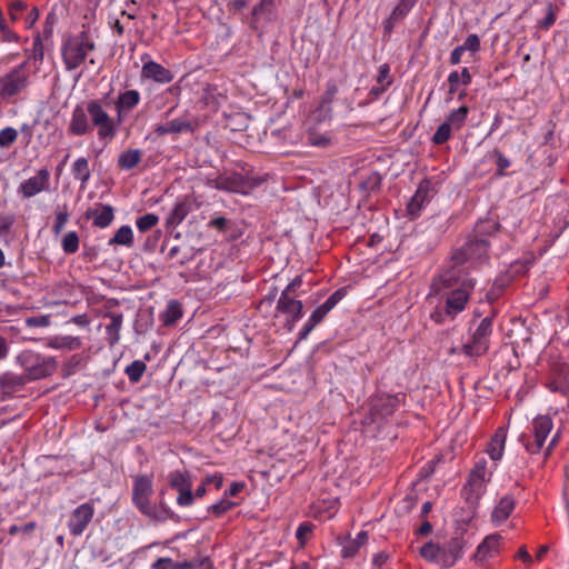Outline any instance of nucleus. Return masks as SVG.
<instances>
[{
    "mask_svg": "<svg viewBox=\"0 0 569 569\" xmlns=\"http://www.w3.org/2000/svg\"><path fill=\"white\" fill-rule=\"evenodd\" d=\"M141 77L162 84L169 83L173 80V73L169 69L152 60L143 63Z\"/></svg>",
    "mask_w": 569,
    "mask_h": 569,
    "instance_id": "nucleus-19",
    "label": "nucleus"
},
{
    "mask_svg": "<svg viewBox=\"0 0 569 569\" xmlns=\"http://www.w3.org/2000/svg\"><path fill=\"white\" fill-rule=\"evenodd\" d=\"M461 48H463V51H470L471 53H475L480 50V39L477 34L472 33L467 37L463 44H461Z\"/></svg>",
    "mask_w": 569,
    "mask_h": 569,
    "instance_id": "nucleus-55",
    "label": "nucleus"
},
{
    "mask_svg": "<svg viewBox=\"0 0 569 569\" xmlns=\"http://www.w3.org/2000/svg\"><path fill=\"white\" fill-rule=\"evenodd\" d=\"M506 439L507 431L503 428H498L487 447V453L491 460L499 461L502 458Z\"/></svg>",
    "mask_w": 569,
    "mask_h": 569,
    "instance_id": "nucleus-27",
    "label": "nucleus"
},
{
    "mask_svg": "<svg viewBox=\"0 0 569 569\" xmlns=\"http://www.w3.org/2000/svg\"><path fill=\"white\" fill-rule=\"evenodd\" d=\"M71 173L76 180L80 181L81 189H84L91 177L88 160L84 157L76 159L71 166Z\"/></svg>",
    "mask_w": 569,
    "mask_h": 569,
    "instance_id": "nucleus-32",
    "label": "nucleus"
},
{
    "mask_svg": "<svg viewBox=\"0 0 569 569\" xmlns=\"http://www.w3.org/2000/svg\"><path fill=\"white\" fill-rule=\"evenodd\" d=\"M94 515V507L91 502H83L78 506L70 515L68 529L74 537L81 536L91 522Z\"/></svg>",
    "mask_w": 569,
    "mask_h": 569,
    "instance_id": "nucleus-14",
    "label": "nucleus"
},
{
    "mask_svg": "<svg viewBox=\"0 0 569 569\" xmlns=\"http://www.w3.org/2000/svg\"><path fill=\"white\" fill-rule=\"evenodd\" d=\"M110 323L106 327L107 339L110 346H114L120 340V330L123 322L122 313H109Z\"/></svg>",
    "mask_w": 569,
    "mask_h": 569,
    "instance_id": "nucleus-34",
    "label": "nucleus"
},
{
    "mask_svg": "<svg viewBox=\"0 0 569 569\" xmlns=\"http://www.w3.org/2000/svg\"><path fill=\"white\" fill-rule=\"evenodd\" d=\"M192 201L189 197L179 198L166 218L168 229L177 228L190 213Z\"/></svg>",
    "mask_w": 569,
    "mask_h": 569,
    "instance_id": "nucleus-17",
    "label": "nucleus"
},
{
    "mask_svg": "<svg viewBox=\"0 0 569 569\" xmlns=\"http://www.w3.org/2000/svg\"><path fill=\"white\" fill-rule=\"evenodd\" d=\"M87 109L76 106L71 113L68 131L73 136H83L91 131Z\"/></svg>",
    "mask_w": 569,
    "mask_h": 569,
    "instance_id": "nucleus-21",
    "label": "nucleus"
},
{
    "mask_svg": "<svg viewBox=\"0 0 569 569\" xmlns=\"http://www.w3.org/2000/svg\"><path fill=\"white\" fill-rule=\"evenodd\" d=\"M168 483L171 489L177 492L180 490H184L189 487H192V480L188 472H182L179 470L171 471L168 475Z\"/></svg>",
    "mask_w": 569,
    "mask_h": 569,
    "instance_id": "nucleus-35",
    "label": "nucleus"
},
{
    "mask_svg": "<svg viewBox=\"0 0 569 569\" xmlns=\"http://www.w3.org/2000/svg\"><path fill=\"white\" fill-rule=\"evenodd\" d=\"M109 246H126L131 247L133 244V232L130 226L120 227L114 236L109 240Z\"/></svg>",
    "mask_w": 569,
    "mask_h": 569,
    "instance_id": "nucleus-38",
    "label": "nucleus"
},
{
    "mask_svg": "<svg viewBox=\"0 0 569 569\" xmlns=\"http://www.w3.org/2000/svg\"><path fill=\"white\" fill-rule=\"evenodd\" d=\"M417 0H399L398 4L393 8L392 16L393 20L401 21L413 8Z\"/></svg>",
    "mask_w": 569,
    "mask_h": 569,
    "instance_id": "nucleus-44",
    "label": "nucleus"
},
{
    "mask_svg": "<svg viewBox=\"0 0 569 569\" xmlns=\"http://www.w3.org/2000/svg\"><path fill=\"white\" fill-rule=\"evenodd\" d=\"M147 366L141 360H134L127 366L124 372L131 382H138L143 376Z\"/></svg>",
    "mask_w": 569,
    "mask_h": 569,
    "instance_id": "nucleus-43",
    "label": "nucleus"
},
{
    "mask_svg": "<svg viewBox=\"0 0 569 569\" xmlns=\"http://www.w3.org/2000/svg\"><path fill=\"white\" fill-rule=\"evenodd\" d=\"M343 297L345 290L338 289L322 303V306L330 312Z\"/></svg>",
    "mask_w": 569,
    "mask_h": 569,
    "instance_id": "nucleus-57",
    "label": "nucleus"
},
{
    "mask_svg": "<svg viewBox=\"0 0 569 569\" xmlns=\"http://www.w3.org/2000/svg\"><path fill=\"white\" fill-rule=\"evenodd\" d=\"M30 78L29 61H23L0 79V96L2 98H12L19 94L28 88Z\"/></svg>",
    "mask_w": 569,
    "mask_h": 569,
    "instance_id": "nucleus-9",
    "label": "nucleus"
},
{
    "mask_svg": "<svg viewBox=\"0 0 569 569\" xmlns=\"http://www.w3.org/2000/svg\"><path fill=\"white\" fill-rule=\"evenodd\" d=\"M161 563H167L170 566L169 569H193V565L189 561L174 562L170 558H159L154 563V568H159Z\"/></svg>",
    "mask_w": 569,
    "mask_h": 569,
    "instance_id": "nucleus-52",
    "label": "nucleus"
},
{
    "mask_svg": "<svg viewBox=\"0 0 569 569\" xmlns=\"http://www.w3.org/2000/svg\"><path fill=\"white\" fill-rule=\"evenodd\" d=\"M159 222V217L154 213H147L137 219L136 226L140 232H147Z\"/></svg>",
    "mask_w": 569,
    "mask_h": 569,
    "instance_id": "nucleus-47",
    "label": "nucleus"
},
{
    "mask_svg": "<svg viewBox=\"0 0 569 569\" xmlns=\"http://www.w3.org/2000/svg\"><path fill=\"white\" fill-rule=\"evenodd\" d=\"M50 172L43 168L38 173L20 183L18 192L26 199L32 198L48 189Z\"/></svg>",
    "mask_w": 569,
    "mask_h": 569,
    "instance_id": "nucleus-15",
    "label": "nucleus"
},
{
    "mask_svg": "<svg viewBox=\"0 0 569 569\" xmlns=\"http://www.w3.org/2000/svg\"><path fill=\"white\" fill-rule=\"evenodd\" d=\"M28 8L27 3L22 0L13 1L9 7V14L11 21L16 22L19 20V13L24 11Z\"/></svg>",
    "mask_w": 569,
    "mask_h": 569,
    "instance_id": "nucleus-56",
    "label": "nucleus"
},
{
    "mask_svg": "<svg viewBox=\"0 0 569 569\" xmlns=\"http://www.w3.org/2000/svg\"><path fill=\"white\" fill-rule=\"evenodd\" d=\"M87 112L90 117L92 126L98 129V138L100 141H111L118 131V123L104 110L99 100H90L87 103Z\"/></svg>",
    "mask_w": 569,
    "mask_h": 569,
    "instance_id": "nucleus-10",
    "label": "nucleus"
},
{
    "mask_svg": "<svg viewBox=\"0 0 569 569\" xmlns=\"http://www.w3.org/2000/svg\"><path fill=\"white\" fill-rule=\"evenodd\" d=\"M142 159L140 149H127L118 156L117 166L119 169L128 171L136 168Z\"/></svg>",
    "mask_w": 569,
    "mask_h": 569,
    "instance_id": "nucleus-31",
    "label": "nucleus"
},
{
    "mask_svg": "<svg viewBox=\"0 0 569 569\" xmlns=\"http://www.w3.org/2000/svg\"><path fill=\"white\" fill-rule=\"evenodd\" d=\"M213 187L227 192L248 193V182L240 174L219 177L214 180Z\"/></svg>",
    "mask_w": 569,
    "mask_h": 569,
    "instance_id": "nucleus-22",
    "label": "nucleus"
},
{
    "mask_svg": "<svg viewBox=\"0 0 569 569\" xmlns=\"http://www.w3.org/2000/svg\"><path fill=\"white\" fill-rule=\"evenodd\" d=\"M420 556L429 562H435V563H438L439 566H441V558H442L441 547L437 543H433L432 541L425 543L420 548Z\"/></svg>",
    "mask_w": 569,
    "mask_h": 569,
    "instance_id": "nucleus-39",
    "label": "nucleus"
},
{
    "mask_svg": "<svg viewBox=\"0 0 569 569\" xmlns=\"http://www.w3.org/2000/svg\"><path fill=\"white\" fill-rule=\"evenodd\" d=\"M313 530V525L311 522L305 521L301 522L296 531V537L299 540L300 545L303 546L309 540Z\"/></svg>",
    "mask_w": 569,
    "mask_h": 569,
    "instance_id": "nucleus-50",
    "label": "nucleus"
},
{
    "mask_svg": "<svg viewBox=\"0 0 569 569\" xmlns=\"http://www.w3.org/2000/svg\"><path fill=\"white\" fill-rule=\"evenodd\" d=\"M555 381L550 383L551 390L569 393V365L565 362L555 363L552 368Z\"/></svg>",
    "mask_w": 569,
    "mask_h": 569,
    "instance_id": "nucleus-25",
    "label": "nucleus"
},
{
    "mask_svg": "<svg viewBox=\"0 0 569 569\" xmlns=\"http://www.w3.org/2000/svg\"><path fill=\"white\" fill-rule=\"evenodd\" d=\"M140 102L138 90H127L118 96L116 101L117 122L121 123L124 117L134 109Z\"/></svg>",
    "mask_w": 569,
    "mask_h": 569,
    "instance_id": "nucleus-18",
    "label": "nucleus"
},
{
    "mask_svg": "<svg viewBox=\"0 0 569 569\" xmlns=\"http://www.w3.org/2000/svg\"><path fill=\"white\" fill-rule=\"evenodd\" d=\"M343 297L345 290L338 289L322 303V306L330 312Z\"/></svg>",
    "mask_w": 569,
    "mask_h": 569,
    "instance_id": "nucleus-58",
    "label": "nucleus"
},
{
    "mask_svg": "<svg viewBox=\"0 0 569 569\" xmlns=\"http://www.w3.org/2000/svg\"><path fill=\"white\" fill-rule=\"evenodd\" d=\"M37 527V523L34 521H30L23 526H17V525H12L10 528H9V533L14 536V535H18L20 532L22 533H30L32 532Z\"/></svg>",
    "mask_w": 569,
    "mask_h": 569,
    "instance_id": "nucleus-60",
    "label": "nucleus"
},
{
    "mask_svg": "<svg viewBox=\"0 0 569 569\" xmlns=\"http://www.w3.org/2000/svg\"><path fill=\"white\" fill-rule=\"evenodd\" d=\"M368 541V532L360 531L355 539L347 541L342 548V557L351 558L355 557L359 549L365 546Z\"/></svg>",
    "mask_w": 569,
    "mask_h": 569,
    "instance_id": "nucleus-37",
    "label": "nucleus"
},
{
    "mask_svg": "<svg viewBox=\"0 0 569 569\" xmlns=\"http://www.w3.org/2000/svg\"><path fill=\"white\" fill-rule=\"evenodd\" d=\"M468 112H469V108L467 106H461L460 108L451 111L448 114L446 122L449 123V126L453 130H459L465 124Z\"/></svg>",
    "mask_w": 569,
    "mask_h": 569,
    "instance_id": "nucleus-41",
    "label": "nucleus"
},
{
    "mask_svg": "<svg viewBox=\"0 0 569 569\" xmlns=\"http://www.w3.org/2000/svg\"><path fill=\"white\" fill-rule=\"evenodd\" d=\"M492 318H483L475 331L471 333L469 341L451 349V353H462L468 358H479L487 353L490 346V337L492 333Z\"/></svg>",
    "mask_w": 569,
    "mask_h": 569,
    "instance_id": "nucleus-5",
    "label": "nucleus"
},
{
    "mask_svg": "<svg viewBox=\"0 0 569 569\" xmlns=\"http://www.w3.org/2000/svg\"><path fill=\"white\" fill-rule=\"evenodd\" d=\"M492 318H483L475 331L471 333L469 341L451 349V353H462L468 358H479L487 353L490 346V337L492 333Z\"/></svg>",
    "mask_w": 569,
    "mask_h": 569,
    "instance_id": "nucleus-3",
    "label": "nucleus"
},
{
    "mask_svg": "<svg viewBox=\"0 0 569 569\" xmlns=\"http://www.w3.org/2000/svg\"><path fill=\"white\" fill-rule=\"evenodd\" d=\"M553 428L552 420L549 416H538L532 421V432L535 440L529 441L525 440V436L521 437L523 445L529 453H538L540 452L543 443Z\"/></svg>",
    "mask_w": 569,
    "mask_h": 569,
    "instance_id": "nucleus-12",
    "label": "nucleus"
},
{
    "mask_svg": "<svg viewBox=\"0 0 569 569\" xmlns=\"http://www.w3.org/2000/svg\"><path fill=\"white\" fill-rule=\"evenodd\" d=\"M18 139V131L12 127L0 130V148H9Z\"/></svg>",
    "mask_w": 569,
    "mask_h": 569,
    "instance_id": "nucleus-48",
    "label": "nucleus"
},
{
    "mask_svg": "<svg viewBox=\"0 0 569 569\" xmlns=\"http://www.w3.org/2000/svg\"><path fill=\"white\" fill-rule=\"evenodd\" d=\"M430 183L428 181H422L416 193L412 196L410 202L408 203V213L411 217H417L423 207L425 202L428 200L429 197V188Z\"/></svg>",
    "mask_w": 569,
    "mask_h": 569,
    "instance_id": "nucleus-28",
    "label": "nucleus"
},
{
    "mask_svg": "<svg viewBox=\"0 0 569 569\" xmlns=\"http://www.w3.org/2000/svg\"><path fill=\"white\" fill-rule=\"evenodd\" d=\"M170 133L192 132V123L183 118H176L168 122Z\"/></svg>",
    "mask_w": 569,
    "mask_h": 569,
    "instance_id": "nucleus-46",
    "label": "nucleus"
},
{
    "mask_svg": "<svg viewBox=\"0 0 569 569\" xmlns=\"http://www.w3.org/2000/svg\"><path fill=\"white\" fill-rule=\"evenodd\" d=\"M234 506V502H231L227 499H222L219 502L210 506L208 510L214 513V516L219 517L224 512L229 511L230 509H232Z\"/></svg>",
    "mask_w": 569,
    "mask_h": 569,
    "instance_id": "nucleus-53",
    "label": "nucleus"
},
{
    "mask_svg": "<svg viewBox=\"0 0 569 569\" xmlns=\"http://www.w3.org/2000/svg\"><path fill=\"white\" fill-rule=\"evenodd\" d=\"M307 142L317 148H328L332 143V133L330 131H320L317 128H310L307 131Z\"/></svg>",
    "mask_w": 569,
    "mask_h": 569,
    "instance_id": "nucleus-33",
    "label": "nucleus"
},
{
    "mask_svg": "<svg viewBox=\"0 0 569 569\" xmlns=\"http://www.w3.org/2000/svg\"><path fill=\"white\" fill-rule=\"evenodd\" d=\"M492 476L491 471L487 469V460L479 459L471 469L465 486L461 489V496L471 506L478 505L480 498L486 492L488 482Z\"/></svg>",
    "mask_w": 569,
    "mask_h": 569,
    "instance_id": "nucleus-2",
    "label": "nucleus"
},
{
    "mask_svg": "<svg viewBox=\"0 0 569 569\" xmlns=\"http://www.w3.org/2000/svg\"><path fill=\"white\" fill-rule=\"evenodd\" d=\"M302 284V277L297 276L286 287V289L281 293H287L288 296H295L297 289Z\"/></svg>",
    "mask_w": 569,
    "mask_h": 569,
    "instance_id": "nucleus-63",
    "label": "nucleus"
},
{
    "mask_svg": "<svg viewBox=\"0 0 569 569\" xmlns=\"http://www.w3.org/2000/svg\"><path fill=\"white\" fill-rule=\"evenodd\" d=\"M328 313L329 311L322 305H320L316 310H313L308 320L318 326Z\"/></svg>",
    "mask_w": 569,
    "mask_h": 569,
    "instance_id": "nucleus-62",
    "label": "nucleus"
},
{
    "mask_svg": "<svg viewBox=\"0 0 569 569\" xmlns=\"http://www.w3.org/2000/svg\"><path fill=\"white\" fill-rule=\"evenodd\" d=\"M391 82L392 79L390 77V67L387 63H383L379 67L377 83L388 88Z\"/></svg>",
    "mask_w": 569,
    "mask_h": 569,
    "instance_id": "nucleus-54",
    "label": "nucleus"
},
{
    "mask_svg": "<svg viewBox=\"0 0 569 569\" xmlns=\"http://www.w3.org/2000/svg\"><path fill=\"white\" fill-rule=\"evenodd\" d=\"M467 542L462 536L451 538L443 547H441L442 558L441 567H452L463 555Z\"/></svg>",
    "mask_w": 569,
    "mask_h": 569,
    "instance_id": "nucleus-16",
    "label": "nucleus"
},
{
    "mask_svg": "<svg viewBox=\"0 0 569 569\" xmlns=\"http://www.w3.org/2000/svg\"><path fill=\"white\" fill-rule=\"evenodd\" d=\"M94 49V43L90 40L86 31L68 39L63 46L62 56L68 70L78 68L87 58L88 53Z\"/></svg>",
    "mask_w": 569,
    "mask_h": 569,
    "instance_id": "nucleus-8",
    "label": "nucleus"
},
{
    "mask_svg": "<svg viewBox=\"0 0 569 569\" xmlns=\"http://www.w3.org/2000/svg\"><path fill=\"white\" fill-rule=\"evenodd\" d=\"M496 157H497V174L502 177V176H505L506 169H508L511 163H510V160L499 151L496 152Z\"/></svg>",
    "mask_w": 569,
    "mask_h": 569,
    "instance_id": "nucleus-61",
    "label": "nucleus"
},
{
    "mask_svg": "<svg viewBox=\"0 0 569 569\" xmlns=\"http://www.w3.org/2000/svg\"><path fill=\"white\" fill-rule=\"evenodd\" d=\"M27 380L26 376L7 371L0 376V389L3 395H11L24 386Z\"/></svg>",
    "mask_w": 569,
    "mask_h": 569,
    "instance_id": "nucleus-30",
    "label": "nucleus"
},
{
    "mask_svg": "<svg viewBox=\"0 0 569 569\" xmlns=\"http://www.w3.org/2000/svg\"><path fill=\"white\" fill-rule=\"evenodd\" d=\"M501 539L502 537L499 533L486 537L478 546L475 558L479 561H483L487 558L493 557L499 550Z\"/></svg>",
    "mask_w": 569,
    "mask_h": 569,
    "instance_id": "nucleus-26",
    "label": "nucleus"
},
{
    "mask_svg": "<svg viewBox=\"0 0 569 569\" xmlns=\"http://www.w3.org/2000/svg\"><path fill=\"white\" fill-rule=\"evenodd\" d=\"M461 81L460 74L458 71H452L448 76V83H449V93L452 94L457 91L458 84Z\"/></svg>",
    "mask_w": 569,
    "mask_h": 569,
    "instance_id": "nucleus-64",
    "label": "nucleus"
},
{
    "mask_svg": "<svg viewBox=\"0 0 569 569\" xmlns=\"http://www.w3.org/2000/svg\"><path fill=\"white\" fill-rule=\"evenodd\" d=\"M70 213L68 210L67 204L57 206L54 211V222L52 226V231L54 234H60L62 230L64 229L68 220H69Z\"/></svg>",
    "mask_w": 569,
    "mask_h": 569,
    "instance_id": "nucleus-42",
    "label": "nucleus"
},
{
    "mask_svg": "<svg viewBox=\"0 0 569 569\" xmlns=\"http://www.w3.org/2000/svg\"><path fill=\"white\" fill-rule=\"evenodd\" d=\"M274 0H260L251 12V28L258 30L261 21L271 22L274 18Z\"/></svg>",
    "mask_w": 569,
    "mask_h": 569,
    "instance_id": "nucleus-20",
    "label": "nucleus"
},
{
    "mask_svg": "<svg viewBox=\"0 0 569 569\" xmlns=\"http://www.w3.org/2000/svg\"><path fill=\"white\" fill-rule=\"evenodd\" d=\"M194 501V496H193V492H192V487H189L184 490H180L178 491V497H177V505L180 506V507H189L193 503Z\"/></svg>",
    "mask_w": 569,
    "mask_h": 569,
    "instance_id": "nucleus-51",
    "label": "nucleus"
},
{
    "mask_svg": "<svg viewBox=\"0 0 569 569\" xmlns=\"http://www.w3.org/2000/svg\"><path fill=\"white\" fill-rule=\"evenodd\" d=\"M515 509V500L510 496H503L495 507L491 519L497 526L503 523Z\"/></svg>",
    "mask_w": 569,
    "mask_h": 569,
    "instance_id": "nucleus-29",
    "label": "nucleus"
},
{
    "mask_svg": "<svg viewBox=\"0 0 569 569\" xmlns=\"http://www.w3.org/2000/svg\"><path fill=\"white\" fill-rule=\"evenodd\" d=\"M182 317L181 305L177 300H170L160 315V319L163 325L172 326Z\"/></svg>",
    "mask_w": 569,
    "mask_h": 569,
    "instance_id": "nucleus-36",
    "label": "nucleus"
},
{
    "mask_svg": "<svg viewBox=\"0 0 569 569\" xmlns=\"http://www.w3.org/2000/svg\"><path fill=\"white\" fill-rule=\"evenodd\" d=\"M460 270L451 268L441 276L446 287H450L457 283L461 284V288L451 291L446 301V312L449 316H455L461 312L466 303L469 300L470 292L475 287V281L470 278H462Z\"/></svg>",
    "mask_w": 569,
    "mask_h": 569,
    "instance_id": "nucleus-1",
    "label": "nucleus"
},
{
    "mask_svg": "<svg viewBox=\"0 0 569 569\" xmlns=\"http://www.w3.org/2000/svg\"><path fill=\"white\" fill-rule=\"evenodd\" d=\"M62 250L66 253H76L79 249V237L76 231H69L64 234L61 242Z\"/></svg>",
    "mask_w": 569,
    "mask_h": 569,
    "instance_id": "nucleus-45",
    "label": "nucleus"
},
{
    "mask_svg": "<svg viewBox=\"0 0 569 569\" xmlns=\"http://www.w3.org/2000/svg\"><path fill=\"white\" fill-rule=\"evenodd\" d=\"M400 399L398 396L383 395L377 397L371 405L372 416H379L381 418L388 417L395 412L399 407Z\"/></svg>",
    "mask_w": 569,
    "mask_h": 569,
    "instance_id": "nucleus-23",
    "label": "nucleus"
},
{
    "mask_svg": "<svg viewBox=\"0 0 569 569\" xmlns=\"http://www.w3.org/2000/svg\"><path fill=\"white\" fill-rule=\"evenodd\" d=\"M0 31L3 40L6 41H18L19 37L16 32H13L7 24L6 19H0Z\"/></svg>",
    "mask_w": 569,
    "mask_h": 569,
    "instance_id": "nucleus-59",
    "label": "nucleus"
},
{
    "mask_svg": "<svg viewBox=\"0 0 569 569\" xmlns=\"http://www.w3.org/2000/svg\"><path fill=\"white\" fill-rule=\"evenodd\" d=\"M489 243L486 239H473L467 242L463 247L457 250L452 257V267L458 270V267L473 260L480 261L487 257Z\"/></svg>",
    "mask_w": 569,
    "mask_h": 569,
    "instance_id": "nucleus-11",
    "label": "nucleus"
},
{
    "mask_svg": "<svg viewBox=\"0 0 569 569\" xmlns=\"http://www.w3.org/2000/svg\"><path fill=\"white\" fill-rule=\"evenodd\" d=\"M153 493L152 481L148 476L134 478L132 487V502L137 509L150 519H161L158 507L151 501Z\"/></svg>",
    "mask_w": 569,
    "mask_h": 569,
    "instance_id": "nucleus-7",
    "label": "nucleus"
},
{
    "mask_svg": "<svg viewBox=\"0 0 569 569\" xmlns=\"http://www.w3.org/2000/svg\"><path fill=\"white\" fill-rule=\"evenodd\" d=\"M492 318H483L475 331L471 333L469 341L451 349V353H462L468 358H479L487 353L490 346V337L492 333Z\"/></svg>",
    "mask_w": 569,
    "mask_h": 569,
    "instance_id": "nucleus-4",
    "label": "nucleus"
},
{
    "mask_svg": "<svg viewBox=\"0 0 569 569\" xmlns=\"http://www.w3.org/2000/svg\"><path fill=\"white\" fill-rule=\"evenodd\" d=\"M302 309L303 305L300 300L295 299L293 296L281 293L277 302L276 313L286 317V327L291 331L296 323L302 318Z\"/></svg>",
    "mask_w": 569,
    "mask_h": 569,
    "instance_id": "nucleus-13",
    "label": "nucleus"
},
{
    "mask_svg": "<svg viewBox=\"0 0 569 569\" xmlns=\"http://www.w3.org/2000/svg\"><path fill=\"white\" fill-rule=\"evenodd\" d=\"M28 380H38L51 376L57 369L52 357L42 356L31 350H24L17 357Z\"/></svg>",
    "mask_w": 569,
    "mask_h": 569,
    "instance_id": "nucleus-6",
    "label": "nucleus"
},
{
    "mask_svg": "<svg viewBox=\"0 0 569 569\" xmlns=\"http://www.w3.org/2000/svg\"><path fill=\"white\" fill-rule=\"evenodd\" d=\"M49 347L53 349H68L74 350L81 346V341L77 337L66 336V337H54L49 341Z\"/></svg>",
    "mask_w": 569,
    "mask_h": 569,
    "instance_id": "nucleus-40",
    "label": "nucleus"
},
{
    "mask_svg": "<svg viewBox=\"0 0 569 569\" xmlns=\"http://www.w3.org/2000/svg\"><path fill=\"white\" fill-rule=\"evenodd\" d=\"M453 129L449 126V123H447L445 121L436 130V132H435V134L432 137V141L436 144H442V143L447 142L450 139V137H451V131Z\"/></svg>",
    "mask_w": 569,
    "mask_h": 569,
    "instance_id": "nucleus-49",
    "label": "nucleus"
},
{
    "mask_svg": "<svg viewBox=\"0 0 569 569\" xmlns=\"http://www.w3.org/2000/svg\"><path fill=\"white\" fill-rule=\"evenodd\" d=\"M86 218L92 219L93 226L98 228H107L114 219V209L110 204H98L86 211Z\"/></svg>",
    "mask_w": 569,
    "mask_h": 569,
    "instance_id": "nucleus-24",
    "label": "nucleus"
}]
</instances>
